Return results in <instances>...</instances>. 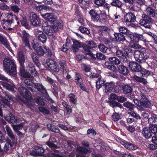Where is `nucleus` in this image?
<instances>
[{"mask_svg": "<svg viewBox=\"0 0 157 157\" xmlns=\"http://www.w3.org/2000/svg\"><path fill=\"white\" fill-rule=\"evenodd\" d=\"M4 71L9 75L15 77L17 74L16 65L14 60L5 58L3 61Z\"/></svg>", "mask_w": 157, "mask_h": 157, "instance_id": "1", "label": "nucleus"}, {"mask_svg": "<svg viewBox=\"0 0 157 157\" xmlns=\"http://www.w3.org/2000/svg\"><path fill=\"white\" fill-rule=\"evenodd\" d=\"M9 15L12 17V20H5L3 19L1 21V24L3 27H6L9 30H10L18 25L19 23L17 17L12 13H9Z\"/></svg>", "mask_w": 157, "mask_h": 157, "instance_id": "2", "label": "nucleus"}, {"mask_svg": "<svg viewBox=\"0 0 157 157\" xmlns=\"http://www.w3.org/2000/svg\"><path fill=\"white\" fill-rule=\"evenodd\" d=\"M135 60L140 63L145 62L146 60L149 58V55L146 53H142L139 50H136L134 53Z\"/></svg>", "mask_w": 157, "mask_h": 157, "instance_id": "3", "label": "nucleus"}, {"mask_svg": "<svg viewBox=\"0 0 157 157\" xmlns=\"http://www.w3.org/2000/svg\"><path fill=\"white\" fill-rule=\"evenodd\" d=\"M142 17L143 19L139 21V24L145 28H150L151 24L153 22V20L146 14H142Z\"/></svg>", "mask_w": 157, "mask_h": 157, "instance_id": "4", "label": "nucleus"}, {"mask_svg": "<svg viewBox=\"0 0 157 157\" xmlns=\"http://www.w3.org/2000/svg\"><path fill=\"white\" fill-rule=\"evenodd\" d=\"M45 149L41 147L35 146L34 149L30 151V154L34 156H44Z\"/></svg>", "mask_w": 157, "mask_h": 157, "instance_id": "5", "label": "nucleus"}, {"mask_svg": "<svg viewBox=\"0 0 157 157\" xmlns=\"http://www.w3.org/2000/svg\"><path fill=\"white\" fill-rule=\"evenodd\" d=\"M30 22L33 26H40L41 21L37 15L34 12L31 13L30 16Z\"/></svg>", "mask_w": 157, "mask_h": 157, "instance_id": "6", "label": "nucleus"}, {"mask_svg": "<svg viewBox=\"0 0 157 157\" xmlns=\"http://www.w3.org/2000/svg\"><path fill=\"white\" fill-rule=\"evenodd\" d=\"M117 97L118 96L114 94H111L110 95L109 98L110 101H109V105L113 108L116 107H118L121 109L123 107V106L122 105L119 103L114 101L115 100H117Z\"/></svg>", "mask_w": 157, "mask_h": 157, "instance_id": "7", "label": "nucleus"}, {"mask_svg": "<svg viewBox=\"0 0 157 157\" xmlns=\"http://www.w3.org/2000/svg\"><path fill=\"white\" fill-rule=\"evenodd\" d=\"M46 64L48 67L52 71L58 72L59 69L56 61L52 59H47Z\"/></svg>", "mask_w": 157, "mask_h": 157, "instance_id": "8", "label": "nucleus"}, {"mask_svg": "<svg viewBox=\"0 0 157 157\" xmlns=\"http://www.w3.org/2000/svg\"><path fill=\"white\" fill-rule=\"evenodd\" d=\"M18 91L21 95L25 99L30 100L31 99L32 96L30 93L24 87L22 86H20L18 88Z\"/></svg>", "mask_w": 157, "mask_h": 157, "instance_id": "9", "label": "nucleus"}, {"mask_svg": "<svg viewBox=\"0 0 157 157\" xmlns=\"http://www.w3.org/2000/svg\"><path fill=\"white\" fill-rule=\"evenodd\" d=\"M5 99L3 101V102L4 105H3V106L5 108H7V107H10V104L13 103V100L12 97L11 95L7 93H5Z\"/></svg>", "mask_w": 157, "mask_h": 157, "instance_id": "10", "label": "nucleus"}, {"mask_svg": "<svg viewBox=\"0 0 157 157\" xmlns=\"http://www.w3.org/2000/svg\"><path fill=\"white\" fill-rule=\"evenodd\" d=\"M29 36L24 31L22 33V38L23 42V44L25 45L24 47H27L30 49L31 47L29 44Z\"/></svg>", "mask_w": 157, "mask_h": 157, "instance_id": "11", "label": "nucleus"}, {"mask_svg": "<svg viewBox=\"0 0 157 157\" xmlns=\"http://www.w3.org/2000/svg\"><path fill=\"white\" fill-rule=\"evenodd\" d=\"M77 153L76 157H85V154L89 152L90 149H87L83 147L79 146L77 147Z\"/></svg>", "mask_w": 157, "mask_h": 157, "instance_id": "12", "label": "nucleus"}, {"mask_svg": "<svg viewBox=\"0 0 157 157\" xmlns=\"http://www.w3.org/2000/svg\"><path fill=\"white\" fill-rule=\"evenodd\" d=\"M128 66L131 70L133 71L139 72L142 70L141 66L135 62H130L129 63Z\"/></svg>", "mask_w": 157, "mask_h": 157, "instance_id": "13", "label": "nucleus"}, {"mask_svg": "<svg viewBox=\"0 0 157 157\" xmlns=\"http://www.w3.org/2000/svg\"><path fill=\"white\" fill-rule=\"evenodd\" d=\"M140 102V107H147L150 106L151 103L144 94H141Z\"/></svg>", "mask_w": 157, "mask_h": 157, "instance_id": "14", "label": "nucleus"}, {"mask_svg": "<svg viewBox=\"0 0 157 157\" xmlns=\"http://www.w3.org/2000/svg\"><path fill=\"white\" fill-rule=\"evenodd\" d=\"M6 128L7 135L10 138L12 142L13 143H15L17 140V138L14 135L11 128L7 125L6 126Z\"/></svg>", "mask_w": 157, "mask_h": 157, "instance_id": "15", "label": "nucleus"}, {"mask_svg": "<svg viewBox=\"0 0 157 157\" xmlns=\"http://www.w3.org/2000/svg\"><path fill=\"white\" fill-rule=\"evenodd\" d=\"M136 17L133 13H128L124 16V20L126 23L134 22L136 21Z\"/></svg>", "mask_w": 157, "mask_h": 157, "instance_id": "16", "label": "nucleus"}, {"mask_svg": "<svg viewBox=\"0 0 157 157\" xmlns=\"http://www.w3.org/2000/svg\"><path fill=\"white\" fill-rule=\"evenodd\" d=\"M47 126L49 130L56 133H59L60 136H64L63 133L60 132L59 129L57 126L50 124H48Z\"/></svg>", "mask_w": 157, "mask_h": 157, "instance_id": "17", "label": "nucleus"}, {"mask_svg": "<svg viewBox=\"0 0 157 157\" xmlns=\"http://www.w3.org/2000/svg\"><path fill=\"white\" fill-rule=\"evenodd\" d=\"M36 35L39 40L42 43H45L47 40V37L43 32L40 30H38L36 33Z\"/></svg>", "mask_w": 157, "mask_h": 157, "instance_id": "18", "label": "nucleus"}, {"mask_svg": "<svg viewBox=\"0 0 157 157\" xmlns=\"http://www.w3.org/2000/svg\"><path fill=\"white\" fill-rule=\"evenodd\" d=\"M33 84L34 87L38 91L46 95L48 94L46 89L42 84L37 83H34Z\"/></svg>", "mask_w": 157, "mask_h": 157, "instance_id": "19", "label": "nucleus"}, {"mask_svg": "<svg viewBox=\"0 0 157 157\" xmlns=\"http://www.w3.org/2000/svg\"><path fill=\"white\" fill-rule=\"evenodd\" d=\"M114 86L113 82L106 83L104 85V90L105 92L109 93L111 92Z\"/></svg>", "mask_w": 157, "mask_h": 157, "instance_id": "20", "label": "nucleus"}, {"mask_svg": "<svg viewBox=\"0 0 157 157\" xmlns=\"http://www.w3.org/2000/svg\"><path fill=\"white\" fill-rule=\"evenodd\" d=\"M37 44H34L33 45V49L37 52L38 54L41 56H43L45 53V50H44L42 46H40L37 47Z\"/></svg>", "mask_w": 157, "mask_h": 157, "instance_id": "21", "label": "nucleus"}, {"mask_svg": "<svg viewBox=\"0 0 157 157\" xmlns=\"http://www.w3.org/2000/svg\"><path fill=\"white\" fill-rule=\"evenodd\" d=\"M89 14L91 17V18L94 21H101V20L102 19L105 20V18L102 19H100V17L99 15L98 14L94 11L93 10H91L90 11Z\"/></svg>", "mask_w": 157, "mask_h": 157, "instance_id": "22", "label": "nucleus"}, {"mask_svg": "<svg viewBox=\"0 0 157 157\" xmlns=\"http://www.w3.org/2000/svg\"><path fill=\"white\" fill-rule=\"evenodd\" d=\"M82 47L83 49L82 50L83 53L86 55H89L92 57H95L94 55L90 51L91 49L88 47V45H86V44H84L82 45Z\"/></svg>", "mask_w": 157, "mask_h": 157, "instance_id": "23", "label": "nucleus"}, {"mask_svg": "<svg viewBox=\"0 0 157 157\" xmlns=\"http://www.w3.org/2000/svg\"><path fill=\"white\" fill-rule=\"evenodd\" d=\"M73 44L71 48V50L73 52H77L79 48L81 47L82 44L78 41L75 40H73Z\"/></svg>", "mask_w": 157, "mask_h": 157, "instance_id": "24", "label": "nucleus"}, {"mask_svg": "<svg viewBox=\"0 0 157 157\" xmlns=\"http://www.w3.org/2000/svg\"><path fill=\"white\" fill-rule=\"evenodd\" d=\"M116 56L119 58H121L123 59V62H126L127 61V59L126 56L125 52L120 50H117L116 52Z\"/></svg>", "mask_w": 157, "mask_h": 157, "instance_id": "25", "label": "nucleus"}, {"mask_svg": "<svg viewBox=\"0 0 157 157\" xmlns=\"http://www.w3.org/2000/svg\"><path fill=\"white\" fill-rule=\"evenodd\" d=\"M6 120L10 123H19V121L17 120L14 116L10 114L9 116L5 117Z\"/></svg>", "mask_w": 157, "mask_h": 157, "instance_id": "26", "label": "nucleus"}, {"mask_svg": "<svg viewBox=\"0 0 157 157\" xmlns=\"http://www.w3.org/2000/svg\"><path fill=\"white\" fill-rule=\"evenodd\" d=\"M118 70L120 74L125 76L127 75L128 73V70L127 68L123 65H119Z\"/></svg>", "mask_w": 157, "mask_h": 157, "instance_id": "27", "label": "nucleus"}, {"mask_svg": "<svg viewBox=\"0 0 157 157\" xmlns=\"http://www.w3.org/2000/svg\"><path fill=\"white\" fill-rule=\"evenodd\" d=\"M142 132L143 136L146 139H149L152 136L151 131L148 127H146L143 128Z\"/></svg>", "mask_w": 157, "mask_h": 157, "instance_id": "28", "label": "nucleus"}, {"mask_svg": "<svg viewBox=\"0 0 157 157\" xmlns=\"http://www.w3.org/2000/svg\"><path fill=\"white\" fill-rule=\"evenodd\" d=\"M109 31L110 29L107 27L102 26L99 27L98 32L100 35L105 36L109 33Z\"/></svg>", "mask_w": 157, "mask_h": 157, "instance_id": "29", "label": "nucleus"}, {"mask_svg": "<svg viewBox=\"0 0 157 157\" xmlns=\"http://www.w3.org/2000/svg\"><path fill=\"white\" fill-rule=\"evenodd\" d=\"M24 83L25 86L32 92H35V90L33 88V86L32 81L29 79H26L24 80Z\"/></svg>", "mask_w": 157, "mask_h": 157, "instance_id": "30", "label": "nucleus"}, {"mask_svg": "<svg viewBox=\"0 0 157 157\" xmlns=\"http://www.w3.org/2000/svg\"><path fill=\"white\" fill-rule=\"evenodd\" d=\"M114 35L115 38L117 41H126L125 36L121 33H115Z\"/></svg>", "mask_w": 157, "mask_h": 157, "instance_id": "31", "label": "nucleus"}, {"mask_svg": "<svg viewBox=\"0 0 157 157\" xmlns=\"http://www.w3.org/2000/svg\"><path fill=\"white\" fill-rule=\"evenodd\" d=\"M43 29L44 31L47 35L49 36L53 35V31L52 27L48 25L45 27L44 26V27H43Z\"/></svg>", "mask_w": 157, "mask_h": 157, "instance_id": "32", "label": "nucleus"}, {"mask_svg": "<svg viewBox=\"0 0 157 157\" xmlns=\"http://www.w3.org/2000/svg\"><path fill=\"white\" fill-rule=\"evenodd\" d=\"M41 16L44 18L50 21H54L56 20V18L54 17L52 14L50 13H47L45 14H42Z\"/></svg>", "mask_w": 157, "mask_h": 157, "instance_id": "33", "label": "nucleus"}, {"mask_svg": "<svg viewBox=\"0 0 157 157\" xmlns=\"http://www.w3.org/2000/svg\"><path fill=\"white\" fill-rule=\"evenodd\" d=\"M148 123L150 124L156 125L157 126V115L152 114L151 117L148 120Z\"/></svg>", "mask_w": 157, "mask_h": 157, "instance_id": "34", "label": "nucleus"}, {"mask_svg": "<svg viewBox=\"0 0 157 157\" xmlns=\"http://www.w3.org/2000/svg\"><path fill=\"white\" fill-rule=\"evenodd\" d=\"M18 59L20 66H23L25 62V59L24 55L22 52H19L18 53Z\"/></svg>", "mask_w": 157, "mask_h": 157, "instance_id": "35", "label": "nucleus"}, {"mask_svg": "<svg viewBox=\"0 0 157 157\" xmlns=\"http://www.w3.org/2000/svg\"><path fill=\"white\" fill-rule=\"evenodd\" d=\"M122 89L124 94H127L132 92V87L129 85H124L122 87Z\"/></svg>", "mask_w": 157, "mask_h": 157, "instance_id": "36", "label": "nucleus"}, {"mask_svg": "<svg viewBox=\"0 0 157 157\" xmlns=\"http://www.w3.org/2000/svg\"><path fill=\"white\" fill-rule=\"evenodd\" d=\"M67 98L69 99V101L73 104H75L77 102V97L73 93L69 94Z\"/></svg>", "mask_w": 157, "mask_h": 157, "instance_id": "37", "label": "nucleus"}, {"mask_svg": "<svg viewBox=\"0 0 157 157\" xmlns=\"http://www.w3.org/2000/svg\"><path fill=\"white\" fill-rule=\"evenodd\" d=\"M31 57L34 63L37 65H38L39 63V60L38 56L35 52H33L31 54Z\"/></svg>", "mask_w": 157, "mask_h": 157, "instance_id": "38", "label": "nucleus"}, {"mask_svg": "<svg viewBox=\"0 0 157 157\" xmlns=\"http://www.w3.org/2000/svg\"><path fill=\"white\" fill-rule=\"evenodd\" d=\"M105 81L100 76L96 82V87L97 89H99L102 86H104V83Z\"/></svg>", "mask_w": 157, "mask_h": 157, "instance_id": "39", "label": "nucleus"}, {"mask_svg": "<svg viewBox=\"0 0 157 157\" xmlns=\"http://www.w3.org/2000/svg\"><path fill=\"white\" fill-rule=\"evenodd\" d=\"M146 13L150 16L153 17L155 16V10L150 7H147L146 10Z\"/></svg>", "mask_w": 157, "mask_h": 157, "instance_id": "40", "label": "nucleus"}, {"mask_svg": "<svg viewBox=\"0 0 157 157\" xmlns=\"http://www.w3.org/2000/svg\"><path fill=\"white\" fill-rule=\"evenodd\" d=\"M105 65L106 67L107 68L113 72H116L117 71L115 66L109 63L108 62H105Z\"/></svg>", "mask_w": 157, "mask_h": 157, "instance_id": "41", "label": "nucleus"}, {"mask_svg": "<svg viewBox=\"0 0 157 157\" xmlns=\"http://www.w3.org/2000/svg\"><path fill=\"white\" fill-rule=\"evenodd\" d=\"M109 60L112 63L115 65L119 64L121 62L120 60L115 57H110L109 59Z\"/></svg>", "mask_w": 157, "mask_h": 157, "instance_id": "42", "label": "nucleus"}, {"mask_svg": "<svg viewBox=\"0 0 157 157\" xmlns=\"http://www.w3.org/2000/svg\"><path fill=\"white\" fill-rule=\"evenodd\" d=\"M124 105L125 107L129 108L130 109L128 111H130V112L132 111V110H133L134 108L135 107L134 104L128 101H127L124 103Z\"/></svg>", "mask_w": 157, "mask_h": 157, "instance_id": "43", "label": "nucleus"}, {"mask_svg": "<svg viewBox=\"0 0 157 157\" xmlns=\"http://www.w3.org/2000/svg\"><path fill=\"white\" fill-rule=\"evenodd\" d=\"M136 34H132L128 33L126 35V36L129 40L132 42H136Z\"/></svg>", "mask_w": 157, "mask_h": 157, "instance_id": "44", "label": "nucleus"}, {"mask_svg": "<svg viewBox=\"0 0 157 157\" xmlns=\"http://www.w3.org/2000/svg\"><path fill=\"white\" fill-rule=\"evenodd\" d=\"M46 144L50 147L51 148L54 152H58V150L55 149V148H56L57 146L55 144L53 143L48 141L46 142Z\"/></svg>", "mask_w": 157, "mask_h": 157, "instance_id": "45", "label": "nucleus"}, {"mask_svg": "<svg viewBox=\"0 0 157 157\" xmlns=\"http://www.w3.org/2000/svg\"><path fill=\"white\" fill-rule=\"evenodd\" d=\"M7 143L5 144L4 148V150L5 151H8L9 149L10 145L11 146L14 144L9 139L7 140Z\"/></svg>", "mask_w": 157, "mask_h": 157, "instance_id": "46", "label": "nucleus"}, {"mask_svg": "<svg viewBox=\"0 0 157 157\" xmlns=\"http://www.w3.org/2000/svg\"><path fill=\"white\" fill-rule=\"evenodd\" d=\"M125 147L129 150H135L137 148V146L128 142L127 143Z\"/></svg>", "mask_w": 157, "mask_h": 157, "instance_id": "47", "label": "nucleus"}, {"mask_svg": "<svg viewBox=\"0 0 157 157\" xmlns=\"http://www.w3.org/2000/svg\"><path fill=\"white\" fill-rule=\"evenodd\" d=\"M30 125L31 127L29 129V130L33 132H35L36 130L39 127V125L35 122H32Z\"/></svg>", "mask_w": 157, "mask_h": 157, "instance_id": "48", "label": "nucleus"}, {"mask_svg": "<svg viewBox=\"0 0 157 157\" xmlns=\"http://www.w3.org/2000/svg\"><path fill=\"white\" fill-rule=\"evenodd\" d=\"M111 5L112 6H115L120 8L122 6V4L121 2L119 0H116L112 2Z\"/></svg>", "mask_w": 157, "mask_h": 157, "instance_id": "49", "label": "nucleus"}, {"mask_svg": "<svg viewBox=\"0 0 157 157\" xmlns=\"http://www.w3.org/2000/svg\"><path fill=\"white\" fill-rule=\"evenodd\" d=\"M121 118L120 114L118 113L115 112L114 113L112 116L113 120L115 121H117Z\"/></svg>", "mask_w": 157, "mask_h": 157, "instance_id": "50", "label": "nucleus"}, {"mask_svg": "<svg viewBox=\"0 0 157 157\" xmlns=\"http://www.w3.org/2000/svg\"><path fill=\"white\" fill-rule=\"evenodd\" d=\"M75 80L77 81V84L82 82L83 80L81 76L77 73L75 74Z\"/></svg>", "mask_w": 157, "mask_h": 157, "instance_id": "51", "label": "nucleus"}, {"mask_svg": "<svg viewBox=\"0 0 157 157\" xmlns=\"http://www.w3.org/2000/svg\"><path fill=\"white\" fill-rule=\"evenodd\" d=\"M79 29L82 33L88 35L90 33V31L89 29L86 27L83 26H80L79 28Z\"/></svg>", "mask_w": 157, "mask_h": 157, "instance_id": "52", "label": "nucleus"}, {"mask_svg": "<svg viewBox=\"0 0 157 157\" xmlns=\"http://www.w3.org/2000/svg\"><path fill=\"white\" fill-rule=\"evenodd\" d=\"M59 64L61 66V68L63 72H66V63L65 60H62L59 62Z\"/></svg>", "mask_w": 157, "mask_h": 157, "instance_id": "53", "label": "nucleus"}, {"mask_svg": "<svg viewBox=\"0 0 157 157\" xmlns=\"http://www.w3.org/2000/svg\"><path fill=\"white\" fill-rule=\"evenodd\" d=\"M151 126L148 127L151 131V133L157 134V126L156 125L151 124Z\"/></svg>", "mask_w": 157, "mask_h": 157, "instance_id": "54", "label": "nucleus"}, {"mask_svg": "<svg viewBox=\"0 0 157 157\" xmlns=\"http://www.w3.org/2000/svg\"><path fill=\"white\" fill-rule=\"evenodd\" d=\"M119 30L121 33L124 34L126 35H127L128 33H130V31L127 29V28L122 26L119 28Z\"/></svg>", "mask_w": 157, "mask_h": 157, "instance_id": "55", "label": "nucleus"}, {"mask_svg": "<svg viewBox=\"0 0 157 157\" xmlns=\"http://www.w3.org/2000/svg\"><path fill=\"white\" fill-rule=\"evenodd\" d=\"M2 85L4 87H5L6 89L9 90H12L13 89V86L7 82H3L2 83Z\"/></svg>", "mask_w": 157, "mask_h": 157, "instance_id": "56", "label": "nucleus"}, {"mask_svg": "<svg viewBox=\"0 0 157 157\" xmlns=\"http://www.w3.org/2000/svg\"><path fill=\"white\" fill-rule=\"evenodd\" d=\"M62 104L64 107L66 108V109L67 111V113H71L72 112V110L71 108V106L68 105V104L66 102H62Z\"/></svg>", "mask_w": 157, "mask_h": 157, "instance_id": "57", "label": "nucleus"}, {"mask_svg": "<svg viewBox=\"0 0 157 157\" xmlns=\"http://www.w3.org/2000/svg\"><path fill=\"white\" fill-rule=\"evenodd\" d=\"M11 10L16 13H17L20 11V9L18 6L16 5H13L10 7Z\"/></svg>", "mask_w": 157, "mask_h": 157, "instance_id": "58", "label": "nucleus"}, {"mask_svg": "<svg viewBox=\"0 0 157 157\" xmlns=\"http://www.w3.org/2000/svg\"><path fill=\"white\" fill-rule=\"evenodd\" d=\"M23 127V124H21L16 125H13L12 127L13 129L15 132L18 131L20 130Z\"/></svg>", "mask_w": 157, "mask_h": 157, "instance_id": "59", "label": "nucleus"}, {"mask_svg": "<svg viewBox=\"0 0 157 157\" xmlns=\"http://www.w3.org/2000/svg\"><path fill=\"white\" fill-rule=\"evenodd\" d=\"M146 33L151 36L154 40V41L155 44H157V36L150 32H146Z\"/></svg>", "mask_w": 157, "mask_h": 157, "instance_id": "60", "label": "nucleus"}, {"mask_svg": "<svg viewBox=\"0 0 157 157\" xmlns=\"http://www.w3.org/2000/svg\"><path fill=\"white\" fill-rule=\"evenodd\" d=\"M136 42H137L139 40H141L143 41H146L145 37L142 35L136 34Z\"/></svg>", "mask_w": 157, "mask_h": 157, "instance_id": "61", "label": "nucleus"}, {"mask_svg": "<svg viewBox=\"0 0 157 157\" xmlns=\"http://www.w3.org/2000/svg\"><path fill=\"white\" fill-rule=\"evenodd\" d=\"M98 48L102 52H105L107 49V48L104 44H100L98 45Z\"/></svg>", "mask_w": 157, "mask_h": 157, "instance_id": "62", "label": "nucleus"}, {"mask_svg": "<svg viewBox=\"0 0 157 157\" xmlns=\"http://www.w3.org/2000/svg\"><path fill=\"white\" fill-rule=\"evenodd\" d=\"M86 45H88V47L91 49L93 48H95L97 46L96 43L93 41H88L86 42Z\"/></svg>", "mask_w": 157, "mask_h": 157, "instance_id": "63", "label": "nucleus"}, {"mask_svg": "<svg viewBox=\"0 0 157 157\" xmlns=\"http://www.w3.org/2000/svg\"><path fill=\"white\" fill-rule=\"evenodd\" d=\"M141 74L143 77H146L148 76L150 74V71L147 70L143 69L141 70Z\"/></svg>", "mask_w": 157, "mask_h": 157, "instance_id": "64", "label": "nucleus"}]
</instances>
